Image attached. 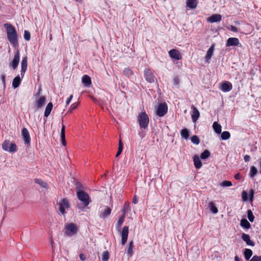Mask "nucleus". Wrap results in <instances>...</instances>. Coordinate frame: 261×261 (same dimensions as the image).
Returning <instances> with one entry per match:
<instances>
[{"instance_id": "1", "label": "nucleus", "mask_w": 261, "mask_h": 261, "mask_svg": "<svg viewBox=\"0 0 261 261\" xmlns=\"http://www.w3.org/2000/svg\"><path fill=\"white\" fill-rule=\"evenodd\" d=\"M4 26L6 29L8 41L14 47H17L18 46V36L14 27L9 23L4 24Z\"/></svg>"}, {"instance_id": "2", "label": "nucleus", "mask_w": 261, "mask_h": 261, "mask_svg": "<svg viewBox=\"0 0 261 261\" xmlns=\"http://www.w3.org/2000/svg\"><path fill=\"white\" fill-rule=\"evenodd\" d=\"M138 121L141 129H146L148 127L149 119L148 115L145 112L139 113Z\"/></svg>"}, {"instance_id": "3", "label": "nucleus", "mask_w": 261, "mask_h": 261, "mask_svg": "<svg viewBox=\"0 0 261 261\" xmlns=\"http://www.w3.org/2000/svg\"><path fill=\"white\" fill-rule=\"evenodd\" d=\"M77 198L82 202L84 207L87 206L90 203V197L83 190H79L76 193Z\"/></svg>"}, {"instance_id": "4", "label": "nucleus", "mask_w": 261, "mask_h": 261, "mask_svg": "<svg viewBox=\"0 0 261 261\" xmlns=\"http://www.w3.org/2000/svg\"><path fill=\"white\" fill-rule=\"evenodd\" d=\"M58 205L60 214L65 215L66 214L65 209L68 210L70 208V203L68 200L67 198H63Z\"/></svg>"}, {"instance_id": "5", "label": "nucleus", "mask_w": 261, "mask_h": 261, "mask_svg": "<svg viewBox=\"0 0 261 261\" xmlns=\"http://www.w3.org/2000/svg\"><path fill=\"white\" fill-rule=\"evenodd\" d=\"M65 229L66 231L65 233L68 236L76 234L78 230L76 225L72 223L66 224Z\"/></svg>"}, {"instance_id": "6", "label": "nucleus", "mask_w": 261, "mask_h": 261, "mask_svg": "<svg viewBox=\"0 0 261 261\" xmlns=\"http://www.w3.org/2000/svg\"><path fill=\"white\" fill-rule=\"evenodd\" d=\"M144 76L145 80L149 83H153L154 82L155 77L154 74L150 68H146L144 70Z\"/></svg>"}, {"instance_id": "7", "label": "nucleus", "mask_w": 261, "mask_h": 261, "mask_svg": "<svg viewBox=\"0 0 261 261\" xmlns=\"http://www.w3.org/2000/svg\"><path fill=\"white\" fill-rule=\"evenodd\" d=\"M168 112V106L165 102L161 103L158 106L156 110V114L159 117H163Z\"/></svg>"}, {"instance_id": "8", "label": "nucleus", "mask_w": 261, "mask_h": 261, "mask_svg": "<svg viewBox=\"0 0 261 261\" xmlns=\"http://www.w3.org/2000/svg\"><path fill=\"white\" fill-rule=\"evenodd\" d=\"M21 134L24 140V144L29 146L31 142V137L28 130L25 127H23L21 130Z\"/></svg>"}, {"instance_id": "9", "label": "nucleus", "mask_w": 261, "mask_h": 261, "mask_svg": "<svg viewBox=\"0 0 261 261\" xmlns=\"http://www.w3.org/2000/svg\"><path fill=\"white\" fill-rule=\"evenodd\" d=\"M169 57L172 59L180 60L182 59V55L180 51L176 49H171L168 52Z\"/></svg>"}, {"instance_id": "10", "label": "nucleus", "mask_w": 261, "mask_h": 261, "mask_svg": "<svg viewBox=\"0 0 261 261\" xmlns=\"http://www.w3.org/2000/svg\"><path fill=\"white\" fill-rule=\"evenodd\" d=\"M112 209L108 206H104L100 211L99 217L103 219H106L111 213Z\"/></svg>"}, {"instance_id": "11", "label": "nucleus", "mask_w": 261, "mask_h": 261, "mask_svg": "<svg viewBox=\"0 0 261 261\" xmlns=\"http://www.w3.org/2000/svg\"><path fill=\"white\" fill-rule=\"evenodd\" d=\"M226 46L227 47L233 46H241V44L240 43L239 39L236 37L229 38L226 43Z\"/></svg>"}, {"instance_id": "12", "label": "nucleus", "mask_w": 261, "mask_h": 261, "mask_svg": "<svg viewBox=\"0 0 261 261\" xmlns=\"http://www.w3.org/2000/svg\"><path fill=\"white\" fill-rule=\"evenodd\" d=\"M128 235V227L124 226L121 231V244L124 245L126 244L127 241Z\"/></svg>"}, {"instance_id": "13", "label": "nucleus", "mask_w": 261, "mask_h": 261, "mask_svg": "<svg viewBox=\"0 0 261 261\" xmlns=\"http://www.w3.org/2000/svg\"><path fill=\"white\" fill-rule=\"evenodd\" d=\"M28 67V57L25 56L23 58L21 62V70H20V75L22 78L23 77L24 75V73L27 69Z\"/></svg>"}, {"instance_id": "14", "label": "nucleus", "mask_w": 261, "mask_h": 261, "mask_svg": "<svg viewBox=\"0 0 261 261\" xmlns=\"http://www.w3.org/2000/svg\"><path fill=\"white\" fill-rule=\"evenodd\" d=\"M192 112L191 114V118L193 122H196L200 117V113L198 109L193 106L191 107Z\"/></svg>"}, {"instance_id": "15", "label": "nucleus", "mask_w": 261, "mask_h": 261, "mask_svg": "<svg viewBox=\"0 0 261 261\" xmlns=\"http://www.w3.org/2000/svg\"><path fill=\"white\" fill-rule=\"evenodd\" d=\"M19 62V51L17 50L15 53L14 58L10 65L12 66L13 69H16Z\"/></svg>"}, {"instance_id": "16", "label": "nucleus", "mask_w": 261, "mask_h": 261, "mask_svg": "<svg viewBox=\"0 0 261 261\" xmlns=\"http://www.w3.org/2000/svg\"><path fill=\"white\" fill-rule=\"evenodd\" d=\"M232 88V84L228 81L224 82L221 85L220 89L224 92L230 91Z\"/></svg>"}, {"instance_id": "17", "label": "nucleus", "mask_w": 261, "mask_h": 261, "mask_svg": "<svg viewBox=\"0 0 261 261\" xmlns=\"http://www.w3.org/2000/svg\"><path fill=\"white\" fill-rule=\"evenodd\" d=\"M222 19V15L219 14H216L212 15L211 16L209 17L207 20L208 22L211 23H214L220 22Z\"/></svg>"}, {"instance_id": "18", "label": "nucleus", "mask_w": 261, "mask_h": 261, "mask_svg": "<svg viewBox=\"0 0 261 261\" xmlns=\"http://www.w3.org/2000/svg\"><path fill=\"white\" fill-rule=\"evenodd\" d=\"M242 239L245 241L248 245L254 246L255 245L253 241L250 240V236L248 234L243 233Z\"/></svg>"}, {"instance_id": "19", "label": "nucleus", "mask_w": 261, "mask_h": 261, "mask_svg": "<svg viewBox=\"0 0 261 261\" xmlns=\"http://www.w3.org/2000/svg\"><path fill=\"white\" fill-rule=\"evenodd\" d=\"M215 46V45L214 44H212L207 51L206 55L205 56V59L207 61L212 58L213 55Z\"/></svg>"}, {"instance_id": "20", "label": "nucleus", "mask_w": 261, "mask_h": 261, "mask_svg": "<svg viewBox=\"0 0 261 261\" xmlns=\"http://www.w3.org/2000/svg\"><path fill=\"white\" fill-rule=\"evenodd\" d=\"M198 0H187V7L190 9H195L197 7Z\"/></svg>"}, {"instance_id": "21", "label": "nucleus", "mask_w": 261, "mask_h": 261, "mask_svg": "<svg viewBox=\"0 0 261 261\" xmlns=\"http://www.w3.org/2000/svg\"><path fill=\"white\" fill-rule=\"evenodd\" d=\"M61 139L63 145L65 146L66 139H65V126L63 124V122H62V128L61 131Z\"/></svg>"}, {"instance_id": "22", "label": "nucleus", "mask_w": 261, "mask_h": 261, "mask_svg": "<svg viewBox=\"0 0 261 261\" xmlns=\"http://www.w3.org/2000/svg\"><path fill=\"white\" fill-rule=\"evenodd\" d=\"M194 164L196 169H199L202 166V163L198 155H195L193 157Z\"/></svg>"}, {"instance_id": "23", "label": "nucleus", "mask_w": 261, "mask_h": 261, "mask_svg": "<svg viewBox=\"0 0 261 261\" xmlns=\"http://www.w3.org/2000/svg\"><path fill=\"white\" fill-rule=\"evenodd\" d=\"M82 81L83 84L86 87H89V86L91 84V78L88 75H84L82 77Z\"/></svg>"}, {"instance_id": "24", "label": "nucleus", "mask_w": 261, "mask_h": 261, "mask_svg": "<svg viewBox=\"0 0 261 261\" xmlns=\"http://www.w3.org/2000/svg\"><path fill=\"white\" fill-rule=\"evenodd\" d=\"M53 105L51 102H49L47 104V105L45 108L44 114V117L47 118L49 115V114H50V112L53 109Z\"/></svg>"}, {"instance_id": "25", "label": "nucleus", "mask_w": 261, "mask_h": 261, "mask_svg": "<svg viewBox=\"0 0 261 261\" xmlns=\"http://www.w3.org/2000/svg\"><path fill=\"white\" fill-rule=\"evenodd\" d=\"M46 97L44 96L40 97L36 102L38 108H41L45 103Z\"/></svg>"}, {"instance_id": "26", "label": "nucleus", "mask_w": 261, "mask_h": 261, "mask_svg": "<svg viewBox=\"0 0 261 261\" xmlns=\"http://www.w3.org/2000/svg\"><path fill=\"white\" fill-rule=\"evenodd\" d=\"M130 210V202L128 201H126L123 205L122 212V215L125 216L126 214L128 213V211Z\"/></svg>"}, {"instance_id": "27", "label": "nucleus", "mask_w": 261, "mask_h": 261, "mask_svg": "<svg viewBox=\"0 0 261 261\" xmlns=\"http://www.w3.org/2000/svg\"><path fill=\"white\" fill-rule=\"evenodd\" d=\"M21 83V79L19 75L16 76L13 80L12 86L14 88H16L20 85Z\"/></svg>"}, {"instance_id": "28", "label": "nucleus", "mask_w": 261, "mask_h": 261, "mask_svg": "<svg viewBox=\"0 0 261 261\" xmlns=\"http://www.w3.org/2000/svg\"><path fill=\"white\" fill-rule=\"evenodd\" d=\"M134 242L132 240V241H130L129 242V246H128V249H127V254L130 257H131L133 255V253H134L133 248H134Z\"/></svg>"}, {"instance_id": "29", "label": "nucleus", "mask_w": 261, "mask_h": 261, "mask_svg": "<svg viewBox=\"0 0 261 261\" xmlns=\"http://www.w3.org/2000/svg\"><path fill=\"white\" fill-rule=\"evenodd\" d=\"M240 225L242 227L245 228V229H249L251 227V225L250 223L247 221L246 219H242L241 220Z\"/></svg>"}, {"instance_id": "30", "label": "nucleus", "mask_w": 261, "mask_h": 261, "mask_svg": "<svg viewBox=\"0 0 261 261\" xmlns=\"http://www.w3.org/2000/svg\"><path fill=\"white\" fill-rule=\"evenodd\" d=\"M213 127L215 132L217 134H220L221 132V126L218 124L217 122H214L213 124Z\"/></svg>"}, {"instance_id": "31", "label": "nucleus", "mask_w": 261, "mask_h": 261, "mask_svg": "<svg viewBox=\"0 0 261 261\" xmlns=\"http://www.w3.org/2000/svg\"><path fill=\"white\" fill-rule=\"evenodd\" d=\"M123 73L127 77H129L134 74L133 70L128 67L124 69Z\"/></svg>"}, {"instance_id": "32", "label": "nucleus", "mask_w": 261, "mask_h": 261, "mask_svg": "<svg viewBox=\"0 0 261 261\" xmlns=\"http://www.w3.org/2000/svg\"><path fill=\"white\" fill-rule=\"evenodd\" d=\"M125 217V216L122 215V216L121 217H120L119 220H118V221L116 227H117V230H119V231L120 230L121 226H122L123 223L124 221Z\"/></svg>"}, {"instance_id": "33", "label": "nucleus", "mask_w": 261, "mask_h": 261, "mask_svg": "<svg viewBox=\"0 0 261 261\" xmlns=\"http://www.w3.org/2000/svg\"><path fill=\"white\" fill-rule=\"evenodd\" d=\"M244 254L245 259L249 260L252 255V251L250 249H245Z\"/></svg>"}, {"instance_id": "34", "label": "nucleus", "mask_w": 261, "mask_h": 261, "mask_svg": "<svg viewBox=\"0 0 261 261\" xmlns=\"http://www.w3.org/2000/svg\"><path fill=\"white\" fill-rule=\"evenodd\" d=\"M35 182L36 183V184H39V185H40L43 188H48V184H47V182L43 181L41 179H35Z\"/></svg>"}, {"instance_id": "35", "label": "nucleus", "mask_w": 261, "mask_h": 261, "mask_svg": "<svg viewBox=\"0 0 261 261\" xmlns=\"http://www.w3.org/2000/svg\"><path fill=\"white\" fill-rule=\"evenodd\" d=\"M180 135L182 138L187 139L189 136V131L187 128L181 129L180 132Z\"/></svg>"}, {"instance_id": "36", "label": "nucleus", "mask_w": 261, "mask_h": 261, "mask_svg": "<svg viewBox=\"0 0 261 261\" xmlns=\"http://www.w3.org/2000/svg\"><path fill=\"white\" fill-rule=\"evenodd\" d=\"M257 170L255 166H251L250 168L249 175L251 178H253L257 174Z\"/></svg>"}, {"instance_id": "37", "label": "nucleus", "mask_w": 261, "mask_h": 261, "mask_svg": "<svg viewBox=\"0 0 261 261\" xmlns=\"http://www.w3.org/2000/svg\"><path fill=\"white\" fill-rule=\"evenodd\" d=\"M208 205L211 211L214 214H217L218 212V210L217 207L215 205L214 203L213 202H210Z\"/></svg>"}, {"instance_id": "38", "label": "nucleus", "mask_w": 261, "mask_h": 261, "mask_svg": "<svg viewBox=\"0 0 261 261\" xmlns=\"http://www.w3.org/2000/svg\"><path fill=\"white\" fill-rule=\"evenodd\" d=\"M221 137L222 140H227L230 137V134L228 131H224L221 134Z\"/></svg>"}, {"instance_id": "39", "label": "nucleus", "mask_w": 261, "mask_h": 261, "mask_svg": "<svg viewBox=\"0 0 261 261\" xmlns=\"http://www.w3.org/2000/svg\"><path fill=\"white\" fill-rule=\"evenodd\" d=\"M123 145L122 142L121 140H120L119 141V146H118V151L116 154V158L118 157L121 153L122 150H123Z\"/></svg>"}, {"instance_id": "40", "label": "nucleus", "mask_w": 261, "mask_h": 261, "mask_svg": "<svg viewBox=\"0 0 261 261\" xmlns=\"http://www.w3.org/2000/svg\"><path fill=\"white\" fill-rule=\"evenodd\" d=\"M210 156V152L208 150H205L201 154L200 158L201 159H206Z\"/></svg>"}, {"instance_id": "41", "label": "nucleus", "mask_w": 261, "mask_h": 261, "mask_svg": "<svg viewBox=\"0 0 261 261\" xmlns=\"http://www.w3.org/2000/svg\"><path fill=\"white\" fill-rule=\"evenodd\" d=\"M8 151L10 152H15L17 151V146L15 143H11Z\"/></svg>"}, {"instance_id": "42", "label": "nucleus", "mask_w": 261, "mask_h": 261, "mask_svg": "<svg viewBox=\"0 0 261 261\" xmlns=\"http://www.w3.org/2000/svg\"><path fill=\"white\" fill-rule=\"evenodd\" d=\"M9 145H10L9 141H7V140H5L2 143V148L3 150L8 151V150H9L8 148H9Z\"/></svg>"}, {"instance_id": "43", "label": "nucleus", "mask_w": 261, "mask_h": 261, "mask_svg": "<svg viewBox=\"0 0 261 261\" xmlns=\"http://www.w3.org/2000/svg\"><path fill=\"white\" fill-rule=\"evenodd\" d=\"M191 142L196 145H198L200 143V140L199 138L198 137V136L194 135L192 136L191 138Z\"/></svg>"}, {"instance_id": "44", "label": "nucleus", "mask_w": 261, "mask_h": 261, "mask_svg": "<svg viewBox=\"0 0 261 261\" xmlns=\"http://www.w3.org/2000/svg\"><path fill=\"white\" fill-rule=\"evenodd\" d=\"M247 217H248L249 220L250 222H252L254 221V217L253 215V213H252L251 210H248L247 211Z\"/></svg>"}, {"instance_id": "45", "label": "nucleus", "mask_w": 261, "mask_h": 261, "mask_svg": "<svg viewBox=\"0 0 261 261\" xmlns=\"http://www.w3.org/2000/svg\"><path fill=\"white\" fill-rule=\"evenodd\" d=\"M110 255L108 251H105L103 252L102 256V259L103 261L108 260L109 259Z\"/></svg>"}, {"instance_id": "46", "label": "nucleus", "mask_w": 261, "mask_h": 261, "mask_svg": "<svg viewBox=\"0 0 261 261\" xmlns=\"http://www.w3.org/2000/svg\"><path fill=\"white\" fill-rule=\"evenodd\" d=\"M24 38L27 41H29L31 39V34L27 30H25L24 32Z\"/></svg>"}, {"instance_id": "47", "label": "nucleus", "mask_w": 261, "mask_h": 261, "mask_svg": "<svg viewBox=\"0 0 261 261\" xmlns=\"http://www.w3.org/2000/svg\"><path fill=\"white\" fill-rule=\"evenodd\" d=\"M221 186L222 187H230L232 186V183L230 181L224 180L221 182Z\"/></svg>"}, {"instance_id": "48", "label": "nucleus", "mask_w": 261, "mask_h": 261, "mask_svg": "<svg viewBox=\"0 0 261 261\" xmlns=\"http://www.w3.org/2000/svg\"><path fill=\"white\" fill-rule=\"evenodd\" d=\"M78 105H79L78 103H76V102H74V103H72L70 106V108L68 110V112H71L72 111L76 109L78 106Z\"/></svg>"}, {"instance_id": "49", "label": "nucleus", "mask_w": 261, "mask_h": 261, "mask_svg": "<svg viewBox=\"0 0 261 261\" xmlns=\"http://www.w3.org/2000/svg\"><path fill=\"white\" fill-rule=\"evenodd\" d=\"M242 199L244 201H246L247 200V193L245 191H243L242 194Z\"/></svg>"}, {"instance_id": "50", "label": "nucleus", "mask_w": 261, "mask_h": 261, "mask_svg": "<svg viewBox=\"0 0 261 261\" xmlns=\"http://www.w3.org/2000/svg\"><path fill=\"white\" fill-rule=\"evenodd\" d=\"M260 258V256H258L257 255H254L253 256V257L251 259L250 261H259Z\"/></svg>"}, {"instance_id": "51", "label": "nucleus", "mask_w": 261, "mask_h": 261, "mask_svg": "<svg viewBox=\"0 0 261 261\" xmlns=\"http://www.w3.org/2000/svg\"><path fill=\"white\" fill-rule=\"evenodd\" d=\"M73 98V95L71 94L70 95V96L67 99L66 101V105L67 106L69 104V103L71 102V100H72Z\"/></svg>"}, {"instance_id": "52", "label": "nucleus", "mask_w": 261, "mask_h": 261, "mask_svg": "<svg viewBox=\"0 0 261 261\" xmlns=\"http://www.w3.org/2000/svg\"><path fill=\"white\" fill-rule=\"evenodd\" d=\"M242 178V175L240 173L238 172L234 175V178L237 180H240Z\"/></svg>"}, {"instance_id": "53", "label": "nucleus", "mask_w": 261, "mask_h": 261, "mask_svg": "<svg viewBox=\"0 0 261 261\" xmlns=\"http://www.w3.org/2000/svg\"><path fill=\"white\" fill-rule=\"evenodd\" d=\"M244 160L245 162H248L250 160V156L248 154H246L244 156Z\"/></svg>"}, {"instance_id": "54", "label": "nucleus", "mask_w": 261, "mask_h": 261, "mask_svg": "<svg viewBox=\"0 0 261 261\" xmlns=\"http://www.w3.org/2000/svg\"><path fill=\"white\" fill-rule=\"evenodd\" d=\"M230 30L231 31L235 32V33L238 32V28L234 25H231Z\"/></svg>"}, {"instance_id": "55", "label": "nucleus", "mask_w": 261, "mask_h": 261, "mask_svg": "<svg viewBox=\"0 0 261 261\" xmlns=\"http://www.w3.org/2000/svg\"><path fill=\"white\" fill-rule=\"evenodd\" d=\"M80 258L83 261L86 259V256L83 253H81L80 254Z\"/></svg>"}, {"instance_id": "56", "label": "nucleus", "mask_w": 261, "mask_h": 261, "mask_svg": "<svg viewBox=\"0 0 261 261\" xmlns=\"http://www.w3.org/2000/svg\"><path fill=\"white\" fill-rule=\"evenodd\" d=\"M234 260L235 261H243V260L240 258L238 255H236L234 257Z\"/></svg>"}, {"instance_id": "57", "label": "nucleus", "mask_w": 261, "mask_h": 261, "mask_svg": "<svg viewBox=\"0 0 261 261\" xmlns=\"http://www.w3.org/2000/svg\"><path fill=\"white\" fill-rule=\"evenodd\" d=\"M2 80L4 84H5V75L3 74L2 75Z\"/></svg>"}, {"instance_id": "58", "label": "nucleus", "mask_w": 261, "mask_h": 261, "mask_svg": "<svg viewBox=\"0 0 261 261\" xmlns=\"http://www.w3.org/2000/svg\"><path fill=\"white\" fill-rule=\"evenodd\" d=\"M133 202L134 204H136L138 202V200L137 199L136 197L134 198Z\"/></svg>"}, {"instance_id": "59", "label": "nucleus", "mask_w": 261, "mask_h": 261, "mask_svg": "<svg viewBox=\"0 0 261 261\" xmlns=\"http://www.w3.org/2000/svg\"><path fill=\"white\" fill-rule=\"evenodd\" d=\"M253 192L252 191V194H251V197H250V200H251V201L253 200Z\"/></svg>"}, {"instance_id": "60", "label": "nucleus", "mask_w": 261, "mask_h": 261, "mask_svg": "<svg viewBox=\"0 0 261 261\" xmlns=\"http://www.w3.org/2000/svg\"><path fill=\"white\" fill-rule=\"evenodd\" d=\"M75 1L77 2H81L82 0H75Z\"/></svg>"}, {"instance_id": "61", "label": "nucleus", "mask_w": 261, "mask_h": 261, "mask_svg": "<svg viewBox=\"0 0 261 261\" xmlns=\"http://www.w3.org/2000/svg\"><path fill=\"white\" fill-rule=\"evenodd\" d=\"M46 122V119H44V123L45 124Z\"/></svg>"}, {"instance_id": "62", "label": "nucleus", "mask_w": 261, "mask_h": 261, "mask_svg": "<svg viewBox=\"0 0 261 261\" xmlns=\"http://www.w3.org/2000/svg\"><path fill=\"white\" fill-rule=\"evenodd\" d=\"M79 188L78 184L76 185V189H78Z\"/></svg>"}, {"instance_id": "63", "label": "nucleus", "mask_w": 261, "mask_h": 261, "mask_svg": "<svg viewBox=\"0 0 261 261\" xmlns=\"http://www.w3.org/2000/svg\"><path fill=\"white\" fill-rule=\"evenodd\" d=\"M51 39H52V37H51V35H50V40H51Z\"/></svg>"}, {"instance_id": "64", "label": "nucleus", "mask_w": 261, "mask_h": 261, "mask_svg": "<svg viewBox=\"0 0 261 261\" xmlns=\"http://www.w3.org/2000/svg\"><path fill=\"white\" fill-rule=\"evenodd\" d=\"M259 261H261V256H260V259Z\"/></svg>"}]
</instances>
